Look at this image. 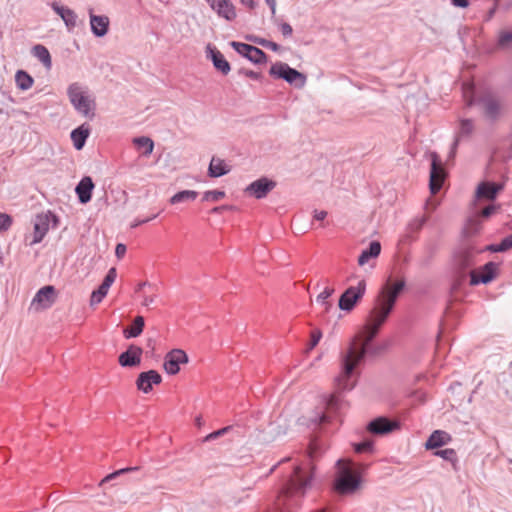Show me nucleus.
<instances>
[{
    "instance_id": "1",
    "label": "nucleus",
    "mask_w": 512,
    "mask_h": 512,
    "mask_svg": "<svg viewBox=\"0 0 512 512\" xmlns=\"http://www.w3.org/2000/svg\"><path fill=\"white\" fill-rule=\"evenodd\" d=\"M404 287L405 280L401 279L393 284L387 283L380 290L364 327V339L360 344H357L356 342L359 341L361 335L356 336L348 351L342 357V372L335 380L339 390L349 391L353 389L355 385L351 381L353 371L365 358L370 343L377 336L381 326L392 312Z\"/></svg>"
},
{
    "instance_id": "2",
    "label": "nucleus",
    "mask_w": 512,
    "mask_h": 512,
    "mask_svg": "<svg viewBox=\"0 0 512 512\" xmlns=\"http://www.w3.org/2000/svg\"><path fill=\"white\" fill-rule=\"evenodd\" d=\"M464 98L467 107H472L475 104L480 105L484 117L490 121L498 120L503 114V100L492 93H486L478 99H475L473 95V86L465 84Z\"/></svg>"
},
{
    "instance_id": "3",
    "label": "nucleus",
    "mask_w": 512,
    "mask_h": 512,
    "mask_svg": "<svg viewBox=\"0 0 512 512\" xmlns=\"http://www.w3.org/2000/svg\"><path fill=\"white\" fill-rule=\"evenodd\" d=\"M337 474L334 481V489L342 495L354 493L360 486V475L354 470L353 463L339 459L336 462Z\"/></svg>"
},
{
    "instance_id": "4",
    "label": "nucleus",
    "mask_w": 512,
    "mask_h": 512,
    "mask_svg": "<svg viewBox=\"0 0 512 512\" xmlns=\"http://www.w3.org/2000/svg\"><path fill=\"white\" fill-rule=\"evenodd\" d=\"M67 95L72 106L78 113L85 117H94V100L84 94L82 86L79 83L74 82L70 84L67 89Z\"/></svg>"
},
{
    "instance_id": "5",
    "label": "nucleus",
    "mask_w": 512,
    "mask_h": 512,
    "mask_svg": "<svg viewBox=\"0 0 512 512\" xmlns=\"http://www.w3.org/2000/svg\"><path fill=\"white\" fill-rule=\"evenodd\" d=\"M270 76L278 79H283L290 85L296 88H303L306 84V76L298 70L290 67L287 63L276 62L269 70Z\"/></svg>"
},
{
    "instance_id": "6",
    "label": "nucleus",
    "mask_w": 512,
    "mask_h": 512,
    "mask_svg": "<svg viewBox=\"0 0 512 512\" xmlns=\"http://www.w3.org/2000/svg\"><path fill=\"white\" fill-rule=\"evenodd\" d=\"M480 251H477L472 246L461 248L454 255V267L459 273L460 279H464L466 275H469L471 270H475L473 267L476 265V256Z\"/></svg>"
},
{
    "instance_id": "7",
    "label": "nucleus",
    "mask_w": 512,
    "mask_h": 512,
    "mask_svg": "<svg viewBox=\"0 0 512 512\" xmlns=\"http://www.w3.org/2000/svg\"><path fill=\"white\" fill-rule=\"evenodd\" d=\"M366 283L364 280L358 282L357 286L347 288L339 298L338 306L343 311H351L355 304L364 296Z\"/></svg>"
},
{
    "instance_id": "8",
    "label": "nucleus",
    "mask_w": 512,
    "mask_h": 512,
    "mask_svg": "<svg viewBox=\"0 0 512 512\" xmlns=\"http://www.w3.org/2000/svg\"><path fill=\"white\" fill-rule=\"evenodd\" d=\"M51 222H53V226H57L58 218L50 211L47 213L38 214L35 217L33 240L31 241L30 245L40 243L43 240L50 228Z\"/></svg>"
},
{
    "instance_id": "9",
    "label": "nucleus",
    "mask_w": 512,
    "mask_h": 512,
    "mask_svg": "<svg viewBox=\"0 0 512 512\" xmlns=\"http://www.w3.org/2000/svg\"><path fill=\"white\" fill-rule=\"evenodd\" d=\"M230 45L238 54L254 64H264L267 62V55L258 47L237 41H232Z\"/></svg>"
},
{
    "instance_id": "10",
    "label": "nucleus",
    "mask_w": 512,
    "mask_h": 512,
    "mask_svg": "<svg viewBox=\"0 0 512 512\" xmlns=\"http://www.w3.org/2000/svg\"><path fill=\"white\" fill-rule=\"evenodd\" d=\"M498 264L495 262H488L479 270H471L469 272L470 285L476 286L478 284H488L496 278Z\"/></svg>"
},
{
    "instance_id": "11",
    "label": "nucleus",
    "mask_w": 512,
    "mask_h": 512,
    "mask_svg": "<svg viewBox=\"0 0 512 512\" xmlns=\"http://www.w3.org/2000/svg\"><path fill=\"white\" fill-rule=\"evenodd\" d=\"M313 478V472L310 476L304 477L302 468L300 466H296L294 469V475L289 480L288 486L286 488V495L293 496L295 494L304 495L305 489L310 485L311 480Z\"/></svg>"
},
{
    "instance_id": "12",
    "label": "nucleus",
    "mask_w": 512,
    "mask_h": 512,
    "mask_svg": "<svg viewBox=\"0 0 512 512\" xmlns=\"http://www.w3.org/2000/svg\"><path fill=\"white\" fill-rule=\"evenodd\" d=\"M188 362V355L181 349H173L164 358L163 367L167 374L175 375L180 371V364Z\"/></svg>"
},
{
    "instance_id": "13",
    "label": "nucleus",
    "mask_w": 512,
    "mask_h": 512,
    "mask_svg": "<svg viewBox=\"0 0 512 512\" xmlns=\"http://www.w3.org/2000/svg\"><path fill=\"white\" fill-rule=\"evenodd\" d=\"M431 169L429 187L432 194H436L444 180V169L436 152L431 153Z\"/></svg>"
},
{
    "instance_id": "14",
    "label": "nucleus",
    "mask_w": 512,
    "mask_h": 512,
    "mask_svg": "<svg viewBox=\"0 0 512 512\" xmlns=\"http://www.w3.org/2000/svg\"><path fill=\"white\" fill-rule=\"evenodd\" d=\"M474 130L475 126L472 119L462 118L459 120V127L455 132V138L449 152V159H453L455 157L461 139L470 137Z\"/></svg>"
},
{
    "instance_id": "15",
    "label": "nucleus",
    "mask_w": 512,
    "mask_h": 512,
    "mask_svg": "<svg viewBox=\"0 0 512 512\" xmlns=\"http://www.w3.org/2000/svg\"><path fill=\"white\" fill-rule=\"evenodd\" d=\"M275 187V181L268 179L267 177H261L250 183L246 187L245 192L251 196H254L256 199H262L266 197L267 194Z\"/></svg>"
},
{
    "instance_id": "16",
    "label": "nucleus",
    "mask_w": 512,
    "mask_h": 512,
    "mask_svg": "<svg viewBox=\"0 0 512 512\" xmlns=\"http://www.w3.org/2000/svg\"><path fill=\"white\" fill-rule=\"evenodd\" d=\"M55 301L56 290L54 286L47 285L37 291L31 305L34 306L36 310L48 309L54 304Z\"/></svg>"
},
{
    "instance_id": "17",
    "label": "nucleus",
    "mask_w": 512,
    "mask_h": 512,
    "mask_svg": "<svg viewBox=\"0 0 512 512\" xmlns=\"http://www.w3.org/2000/svg\"><path fill=\"white\" fill-rule=\"evenodd\" d=\"M399 428L397 421L389 420L386 417H378L369 422L367 430L375 435H385Z\"/></svg>"
},
{
    "instance_id": "18",
    "label": "nucleus",
    "mask_w": 512,
    "mask_h": 512,
    "mask_svg": "<svg viewBox=\"0 0 512 512\" xmlns=\"http://www.w3.org/2000/svg\"><path fill=\"white\" fill-rule=\"evenodd\" d=\"M117 277V271L116 268L112 267L107 272L102 284L99 286V288L92 292L90 303L91 305L99 304L103 298L107 295L109 288L114 283L115 279Z\"/></svg>"
},
{
    "instance_id": "19",
    "label": "nucleus",
    "mask_w": 512,
    "mask_h": 512,
    "mask_svg": "<svg viewBox=\"0 0 512 512\" xmlns=\"http://www.w3.org/2000/svg\"><path fill=\"white\" fill-rule=\"evenodd\" d=\"M161 381L162 377L156 370H149L138 375L136 386L143 393H149L153 385H158Z\"/></svg>"
},
{
    "instance_id": "20",
    "label": "nucleus",
    "mask_w": 512,
    "mask_h": 512,
    "mask_svg": "<svg viewBox=\"0 0 512 512\" xmlns=\"http://www.w3.org/2000/svg\"><path fill=\"white\" fill-rule=\"evenodd\" d=\"M212 10L227 21H233L237 14L235 6L230 0H207Z\"/></svg>"
},
{
    "instance_id": "21",
    "label": "nucleus",
    "mask_w": 512,
    "mask_h": 512,
    "mask_svg": "<svg viewBox=\"0 0 512 512\" xmlns=\"http://www.w3.org/2000/svg\"><path fill=\"white\" fill-rule=\"evenodd\" d=\"M143 350L141 347L131 344L128 349L121 353L118 361L122 367H135L141 363Z\"/></svg>"
},
{
    "instance_id": "22",
    "label": "nucleus",
    "mask_w": 512,
    "mask_h": 512,
    "mask_svg": "<svg viewBox=\"0 0 512 512\" xmlns=\"http://www.w3.org/2000/svg\"><path fill=\"white\" fill-rule=\"evenodd\" d=\"M207 57L211 59L214 67L220 71L223 75H227L230 70V64L225 59L224 55L211 44L206 47Z\"/></svg>"
},
{
    "instance_id": "23",
    "label": "nucleus",
    "mask_w": 512,
    "mask_h": 512,
    "mask_svg": "<svg viewBox=\"0 0 512 512\" xmlns=\"http://www.w3.org/2000/svg\"><path fill=\"white\" fill-rule=\"evenodd\" d=\"M503 189V184L484 181L478 185L476 190V197L487 200H494L497 197V194Z\"/></svg>"
},
{
    "instance_id": "24",
    "label": "nucleus",
    "mask_w": 512,
    "mask_h": 512,
    "mask_svg": "<svg viewBox=\"0 0 512 512\" xmlns=\"http://www.w3.org/2000/svg\"><path fill=\"white\" fill-rule=\"evenodd\" d=\"M53 11L61 17L69 31L77 25V14L70 8L59 5L56 2L51 4Z\"/></svg>"
},
{
    "instance_id": "25",
    "label": "nucleus",
    "mask_w": 512,
    "mask_h": 512,
    "mask_svg": "<svg viewBox=\"0 0 512 512\" xmlns=\"http://www.w3.org/2000/svg\"><path fill=\"white\" fill-rule=\"evenodd\" d=\"M94 187L95 185L92 178L89 176H85L79 181L75 188V192L80 203L86 204L91 200Z\"/></svg>"
},
{
    "instance_id": "26",
    "label": "nucleus",
    "mask_w": 512,
    "mask_h": 512,
    "mask_svg": "<svg viewBox=\"0 0 512 512\" xmlns=\"http://www.w3.org/2000/svg\"><path fill=\"white\" fill-rule=\"evenodd\" d=\"M90 26L92 33L96 37H103L107 34L109 29V18L104 15H94L91 10Z\"/></svg>"
},
{
    "instance_id": "27",
    "label": "nucleus",
    "mask_w": 512,
    "mask_h": 512,
    "mask_svg": "<svg viewBox=\"0 0 512 512\" xmlns=\"http://www.w3.org/2000/svg\"><path fill=\"white\" fill-rule=\"evenodd\" d=\"M451 440L452 437L449 433L443 430H435L427 439L425 447L428 450L436 449L448 444Z\"/></svg>"
},
{
    "instance_id": "28",
    "label": "nucleus",
    "mask_w": 512,
    "mask_h": 512,
    "mask_svg": "<svg viewBox=\"0 0 512 512\" xmlns=\"http://www.w3.org/2000/svg\"><path fill=\"white\" fill-rule=\"evenodd\" d=\"M230 172V167L226 164L223 159L218 157H212L209 168L208 175L212 178H218L224 176Z\"/></svg>"
},
{
    "instance_id": "29",
    "label": "nucleus",
    "mask_w": 512,
    "mask_h": 512,
    "mask_svg": "<svg viewBox=\"0 0 512 512\" xmlns=\"http://www.w3.org/2000/svg\"><path fill=\"white\" fill-rule=\"evenodd\" d=\"M381 252V244L378 241H372L369 244V247L362 251L360 256L358 257V264L363 266L366 264L369 259L376 258L379 256Z\"/></svg>"
},
{
    "instance_id": "30",
    "label": "nucleus",
    "mask_w": 512,
    "mask_h": 512,
    "mask_svg": "<svg viewBox=\"0 0 512 512\" xmlns=\"http://www.w3.org/2000/svg\"><path fill=\"white\" fill-rule=\"evenodd\" d=\"M144 325H145L144 317L136 316L132 325L123 330L124 337L126 339L138 337L143 332Z\"/></svg>"
},
{
    "instance_id": "31",
    "label": "nucleus",
    "mask_w": 512,
    "mask_h": 512,
    "mask_svg": "<svg viewBox=\"0 0 512 512\" xmlns=\"http://www.w3.org/2000/svg\"><path fill=\"white\" fill-rule=\"evenodd\" d=\"M287 426L281 425L277 422L270 423L269 431L263 436V441L266 443L275 441L278 437L285 435Z\"/></svg>"
},
{
    "instance_id": "32",
    "label": "nucleus",
    "mask_w": 512,
    "mask_h": 512,
    "mask_svg": "<svg viewBox=\"0 0 512 512\" xmlns=\"http://www.w3.org/2000/svg\"><path fill=\"white\" fill-rule=\"evenodd\" d=\"M88 136H89V129L84 128L83 125L74 129L71 132V139L73 141L74 147L77 150L82 149L83 146L85 145V142H86V139L88 138Z\"/></svg>"
},
{
    "instance_id": "33",
    "label": "nucleus",
    "mask_w": 512,
    "mask_h": 512,
    "mask_svg": "<svg viewBox=\"0 0 512 512\" xmlns=\"http://www.w3.org/2000/svg\"><path fill=\"white\" fill-rule=\"evenodd\" d=\"M33 55L47 68L50 69L52 66V60L48 49L41 45L37 44L32 48Z\"/></svg>"
},
{
    "instance_id": "34",
    "label": "nucleus",
    "mask_w": 512,
    "mask_h": 512,
    "mask_svg": "<svg viewBox=\"0 0 512 512\" xmlns=\"http://www.w3.org/2000/svg\"><path fill=\"white\" fill-rule=\"evenodd\" d=\"M335 292L334 288L326 287L317 297L316 302L323 307L324 312L328 313L333 308V304L329 301V297Z\"/></svg>"
},
{
    "instance_id": "35",
    "label": "nucleus",
    "mask_w": 512,
    "mask_h": 512,
    "mask_svg": "<svg viewBox=\"0 0 512 512\" xmlns=\"http://www.w3.org/2000/svg\"><path fill=\"white\" fill-rule=\"evenodd\" d=\"M198 196V192L197 191H194V190H182V191H179L178 193L174 194L169 202L171 204H179V203H182V202H187V201H194Z\"/></svg>"
},
{
    "instance_id": "36",
    "label": "nucleus",
    "mask_w": 512,
    "mask_h": 512,
    "mask_svg": "<svg viewBox=\"0 0 512 512\" xmlns=\"http://www.w3.org/2000/svg\"><path fill=\"white\" fill-rule=\"evenodd\" d=\"M16 85L21 90H28L33 85V78L25 71L19 70L15 75Z\"/></svg>"
},
{
    "instance_id": "37",
    "label": "nucleus",
    "mask_w": 512,
    "mask_h": 512,
    "mask_svg": "<svg viewBox=\"0 0 512 512\" xmlns=\"http://www.w3.org/2000/svg\"><path fill=\"white\" fill-rule=\"evenodd\" d=\"M133 143L136 147L145 149V151L143 153V155H145V156H149L153 152L154 142L149 137H145V136L136 137L133 139Z\"/></svg>"
},
{
    "instance_id": "38",
    "label": "nucleus",
    "mask_w": 512,
    "mask_h": 512,
    "mask_svg": "<svg viewBox=\"0 0 512 512\" xmlns=\"http://www.w3.org/2000/svg\"><path fill=\"white\" fill-rule=\"evenodd\" d=\"M436 456L441 457L442 459L449 461L452 463L454 469H456V464L458 462L456 451L452 448H446L442 450H437L434 453Z\"/></svg>"
},
{
    "instance_id": "39",
    "label": "nucleus",
    "mask_w": 512,
    "mask_h": 512,
    "mask_svg": "<svg viewBox=\"0 0 512 512\" xmlns=\"http://www.w3.org/2000/svg\"><path fill=\"white\" fill-rule=\"evenodd\" d=\"M247 39L252 41L255 44L263 46V47L270 49L274 52H278L280 50V45L273 41H270V40H267V39H264L261 37H257V36H249V37H247Z\"/></svg>"
},
{
    "instance_id": "40",
    "label": "nucleus",
    "mask_w": 512,
    "mask_h": 512,
    "mask_svg": "<svg viewBox=\"0 0 512 512\" xmlns=\"http://www.w3.org/2000/svg\"><path fill=\"white\" fill-rule=\"evenodd\" d=\"M500 49H509L512 47V31H500L497 41Z\"/></svg>"
},
{
    "instance_id": "41",
    "label": "nucleus",
    "mask_w": 512,
    "mask_h": 512,
    "mask_svg": "<svg viewBox=\"0 0 512 512\" xmlns=\"http://www.w3.org/2000/svg\"><path fill=\"white\" fill-rule=\"evenodd\" d=\"M272 23L280 29L282 35L285 38H288L292 35L293 29L289 23L283 22L279 17H274L271 19Z\"/></svg>"
},
{
    "instance_id": "42",
    "label": "nucleus",
    "mask_w": 512,
    "mask_h": 512,
    "mask_svg": "<svg viewBox=\"0 0 512 512\" xmlns=\"http://www.w3.org/2000/svg\"><path fill=\"white\" fill-rule=\"evenodd\" d=\"M139 470V467L138 466H135V467H126V468H122V469H119L117 471H114L110 474H108L106 477H104L101 482H100V485L112 480V479H115L116 477L122 475V474H125V473H128V472H132V471H137Z\"/></svg>"
},
{
    "instance_id": "43",
    "label": "nucleus",
    "mask_w": 512,
    "mask_h": 512,
    "mask_svg": "<svg viewBox=\"0 0 512 512\" xmlns=\"http://www.w3.org/2000/svg\"><path fill=\"white\" fill-rule=\"evenodd\" d=\"M225 197V192L222 190H210L203 194L202 201L217 202Z\"/></svg>"
},
{
    "instance_id": "44",
    "label": "nucleus",
    "mask_w": 512,
    "mask_h": 512,
    "mask_svg": "<svg viewBox=\"0 0 512 512\" xmlns=\"http://www.w3.org/2000/svg\"><path fill=\"white\" fill-rule=\"evenodd\" d=\"M231 429H232V426L223 427V428L216 430V431L208 434L207 436H205L203 441L209 442V441L215 440V439L227 434Z\"/></svg>"
},
{
    "instance_id": "45",
    "label": "nucleus",
    "mask_w": 512,
    "mask_h": 512,
    "mask_svg": "<svg viewBox=\"0 0 512 512\" xmlns=\"http://www.w3.org/2000/svg\"><path fill=\"white\" fill-rule=\"evenodd\" d=\"M373 443L369 440L354 444V449L357 453H364L372 451Z\"/></svg>"
},
{
    "instance_id": "46",
    "label": "nucleus",
    "mask_w": 512,
    "mask_h": 512,
    "mask_svg": "<svg viewBox=\"0 0 512 512\" xmlns=\"http://www.w3.org/2000/svg\"><path fill=\"white\" fill-rule=\"evenodd\" d=\"M12 219L5 213H0V230L6 231L10 228Z\"/></svg>"
},
{
    "instance_id": "47",
    "label": "nucleus",
    "mask_w": 512,
    "mask_h": 512,
    "mask_svg": "<svg viewBox=\"0 0 512 512\" xmlns=\"http://www.w3.org/2000/svg\"><path fill=\"white\" fill-rule=\"evenodd\" d=\"M512 248V235H509L501 240L500 243H498V249L501 250V252L508 251Z\"/></svg>"
},
{
    "instance_id": "48",
    "label": "nucleus",
    "mask_w": 512,
    "mask_h": 512,
    "mask_svg": "<svg viewBox=\"0 0 512 512\" xmlns=\"http://www.w3.org/2000/svg\"><path fill=\"white\" fill-rule=\"evenodd\" d=\"M327 409L336 410L339 406V398L337 395H331L326 402Z\"/></svg>"
},
{
    "instance_id": "49",
    "label": "nucleus",
    "mask_w": 512,
    "mask_h": 512,
    "mask_svg": "<svg viewBox=\"0 0 512 512\" xmlns=\"http://www.w3.org/2000/svg\"><path fill=\"white\" fill-rule=\"evenodd\" d=\"M321 337H322V333L319 329L312 332L310 349L314 348L319 343Z\"/></svg>"
},
{
    "instance_id": "50",
    "label": "nucleus",
    "mask_w": 512,
    "mask_h": 512,
    "mask_svg": "<svg viewBox=\"0 0 512 512\" xmlns=\"http://www.w3.org/2000/svg\"><path fill=\"white\" fill-rule=\"evenodd\" d=\"M127 251V248L124 244L122 243H119L116 245V248H115V255L118 257V258H122L124 257L125 253Z\"/></svg>"
},
{
    "instance_id": "51",
    "label": "nucleus",
    "mask_w": 512,
    "mask_h": 512,
    "mask_svg": "<svg viewBox=\"0 0 512 512\" xmlns=\"http://www.w3.org/2000/svg\"><path fill=\"white\" fill-rule=\"evenodd\" d=\"M158 216V214H154L152 215L151 217H148L146 219H142V220H135L132 224H131V228H136L137 226L141 225V224H144V223H147L153 219H155L156 217Z\"/></svg>"
},
{
    "instance_id": "52",
    "label": "nucleus",
    "mask_w": 512,
    "mask_h": 512,
    "mask_svg": "<svg viewBox=\"0 0 512 512\" xmlns=\"http://www.w3.org/2000/svg\"><path fill=\"white\" fill-rule=\"evenodd\" d=\"M244 75L250 79L253 80H259L261 77V74L252 70H245L243 71Z\"/></svg>"
},
{
    "instance_id": "53",
    "label": "nucleus",
    "mask_w": 512,
    "mask_h": 512,
    "mask_svg": "<svg viewBox=\"0 0 512 512\" xmlns=\"http://www.w3.org/2000/svg\"><path fill=\"white\" fill-rule=\"evenodd\" d=\"M271 10V19L276 17V0H265Z\"/></svg>"
},
{
    "instance_id": "54",
    "label": "nucleus",
    "mask_w": 512,
    "mask_h": 512,
    "mask_svg": "<svg viewBox=\"0 0 512 512\" xmlns=\"http://www.w3.org/2000/svg\"><path fill=\"white\" fill-rule=\"evenodd\" d=\"M495 211V206L494 205H488L486 206L482 211H481V215L483 217H489L490 215L493 214V212Z\"/></svg>"
},
{
    "instance_id": "55",
    "label": "nucleus",
    "mask_w": 512,
    "mask_h": 512,
    "mask_svg": "<svg viewBox=\"0 0 512 512\" xmlns=\"http://www.w3.org/2000/svg\"><path fill=\"white\" fill-rule=\"evenodd\" d=\"M327 216V212L324 211V210H321V211H318V210H315L314 211V219L315 220H318V221H323Z\"/></svg>"
},
{
    "instance_id": "56",
    "label": "nucleus",
    "mask_w": 512,
    "mask_h": 512,
    "mask_svg": "<svg viewBox=\"0 0 512 512\" xmlns=\"http://www.w3.org/2000/svg\"><path fill=\"white\" fill-rule=\"evenodd\" d=\"M451 2L455 7L459 8H466L469 5L468 0H451Z\"/></svg>"
},
{
    "instance_id": "57",
    "label": "nucleus",
    "mask_w": 512,
    "mask_h": 512,
    "mask_svg": "<svg viewBox=\"0 0 512 512\" xmlns=\"http://www.w3.org/2000/svg\"><path fill=\"white\" fill-rule=\"evenodd\" d=\"M154 301H155V297H154V296H144V297H143V301H142V305H143V306H149V305H151Z\"/></svg>"
},
{
    "instance_id": "58",
    "label": "nucleus",
    "mask_w": 512,
    "mask_h": 512,
    "mask_svg": "<svg viewBox=\"0 0 512 512\" xmlns=\"http://www.w3.org/2000/svg\"><path fill=\"white\" fill-rule=\"evenodd\" d=\"M240 2L243 4V5H246L248 6L250 9H254L255 6H256V3L254 0H240Z\"/></svg>"
},
{
    "instance_id": "59",
    "label": "nucleus",
    "mask_w": 512,
    "mask_h": 512,
    "mask_svg": "<svg viewBox=\"0 0 512 512\" xmlns=\"http://www.w3.org/2000/svg\"><path fill=\"white\" fill-rule=\"evenodd\" d=\"M144 287L152 288V287H153V285H152L151 283L147 282V281L140 282V283L138 284V286H137L136 291H140V290H142Z\"/></svg>"
},
{
    "instance_id": "60",
    "label": "nucleus",
    "mask_w": 512,
    "mask_h": 512,
    "mask_svg": "<svg viewBox=\"0 0 512 512\" xmlns=\"http://www.w3.org/2000/svg\"><path fill=\"white\" fill-rule=\"evenodd\" d=\"M486 250L490 252H501L500 249H498V244H491L486 247Z\"/></svg>"
},
{
    "instance_id": "61",
    "label": "nucleus",
    "mask_w": 512,
    "mask_h": 512,
    "mask_svg": "<svg viewBox=\"0 0 512 512\" xmlns=\"http://www.w3.org/2000/svg\"><path fill=\"white\" fill-rule=\"evenodd\" d=\"M225 209H228V206L223 205V206L214 207L212 209V213H219V212H221L222 210H225Z\"/></svg>"
},
{
    "instance_id": "62",
    "label": "nucleus",
    "mask_w": 512,
    "mask_h": 512,
    "mask_svg": "<svg viewBox=\"0 0 512 512\" xmlns=\"http://www.w3.org/2000/svg\"><path fill=\"white\" fill-rule=\"evenodd\" d=\"M328 421H329V417L326 414H322L320 416V419H319L320 423H325V422H328Z\"/></svg>"
},
{
    "instance_id": "63",
    "label": "nucleus",
    "mask_w": 512,
    "mask_h": 512,
    "mask_svg": "<svg viewBox=\"0 0 512 512\" xmlns=\"http://www.w3.org/2000/svg\"><path fill=\"white\" fill-rule=\"evenodd\" d=\"M310 457L313 458L314 457V451L311 449L310 451Z\"/></svg>"
}]
</instances>
